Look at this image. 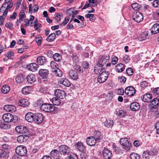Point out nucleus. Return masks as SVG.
<instances>
[{
    "instance_id": "58836bf2",
    "label": "nucleus",
    "mask_w": 159,
    "mask_h": 159,
    "mask_svg": "<svg viewBox=\"0 0 159 159\" xmlns=\"http://www.w3.org/2000/svg\"><path fill=\"white\" fill-rule=\"evenodd\" d=\"M52 102L53 105L58 106L61 103L60 100L57 97H53L52 99Z\"/></svg>"
},
{
    "instance_id": "2eb2a0df",
    "label": "nucleus",
    "mask_w": 159,
    "mask_h": 159,
    "mask_svg": "<svg viewBox=\"0 0 159 159\" xmlns=\"http://www.w3.org/2000/svg\"><path fill=\"white\" fill-rule=\"evenodd\" d=\"M26 79L27 82L30 84H32L36 81L35 75L33 74H30L27 75Z\"/></svg>"
},
{
    "instance_id": "f03ea898",
    "label": "nucleus",
    "mask_w": 159,
    "mask_h": 159,
    "mask_svg": "<svg viewBox=\"0 0 159 159\" xmlns=\"http://www.w3.org/2000/svg\"><path fill=\"white\" fill-rule=\"evenodd\" d=\"M40 109L46 112H51L54 110L55 107L52 104L44 103L41 105Z\"/></svg>"
},
{
    "instance_id": "ddd939ff",
    "label": "nucleus",
    "mask_w": 159,
    "mask_h": 159,
    "mask_svg": "<svg viewBox=\"0 0 159 159\" xmlns=\"http://www.w3.org/2000/svg\"><path fill=\"white\" fill-rule=\"evenodd\" d=\"M15 130L18 133L20 134H25L28 132V129L26 126H18L16 127Z\"/></svg>"
},
{
    "instance_id": "c85d7f7f",
    "label": "nucleus",
    "mask_w": 159,
    "mask_h": 159,
    "mask_svg": "<svg viewBox=\"0 0 159 159\" xmlns=\"http://www.w3.org/2000/svg\"><path fill=\"white\" fill-rule=\"evenodd\" d=\"M124 69V65L122 63L117 64L115 67V70L118 72H122Z\"/></svg>"
},
{
    "instance_id": "052dcab7",
    "label": "nucleus",
    "mask_w": 159,
    "mask_h": 159,
    "mask_svg": "<svg viewBox=\"0 0 159 159\" xmlns=\"http://www.w3.org/2000/svg\"><path fill=\"white\" fill-rule=\"evenodd\" d=\"M117 114L118 115L121 117H124L125 115V113L122 110H119V111H117Z\"/></svg>"
},
{
    "instance_id": "5701e85b",
    "label": "nucleus",
    "mask_w": 159,
    "mask_h": 159,
    "mask_svg": "<svg viewBox=\"0 0 159 159\" xmlns=\"http://www.w3.org/2000/svg\"><path fill=\"white\" fill-rule=\"evenodd\" d=\"M151 31L152 34H155L159 32V24H156L154 25L151 29Z\"/></svg>"
},
{
    "instance_id": "8fccbe9b",
    "label": "nucleus",
    "mask_w": 159,
    "mask_h": 159,
    "mask_svg": "<svg viewBox=\"0 0 159 159\" xmlns=\"http://www.w3.org/2000/svg\"><path fill=\"white\" fill-rule=\"evenodd\" d=\"M53 57L54 60H61L62 59L61 56L58 53H55Z\"/></svg>"
},
{
    "instance_id": "ea45409f",
    "label": "nucleus",
    "mask_w": 159,
    "mask_h": 159,
    "mask_svg": "<svg viewBox=\"0 0 159 159\" xmlns=\"http://www.w3.org/2000/svg\"><path fill=\"white\" fill-rule=\"evenodd\" d=\"M56 37V34L55 33L51 34L47 38L46 40L48 42L53 41Z\"/></svg>"
},
{
    "instance_id": "a211bd4d",
    "label": "nucleus",
    "mask_w": 159,
    "mask_h": 159,
    "mask_svg": "<svg viewBox=\"0 0 159 159\" xmlns=\"http://www.w3.org/2000/svg\"><path fill=\"white\" fill-rule=\"evenodd\" d=\"M130 108L132 111H134L139 109L140 108V105L137 102H133L130 104Z\"/></svg>"
},
{
    "instance_id": "69168bd1",
    "label": "nucleus",
    "mask_w": 159,
    "mask_h": 159,
    "mask_svg": "<svg viewBox=\"0 0 159 159\" xmlns=\"http://www.w3.org/2000/svg\"><path fill=\"white\" fill-rule=\"evenodd\" d=\"M140 85L141 87L144 88L148 86V83L146 81H144L141 82Z\"/></svg>"
},
{
    "instance_id": "e433bc0d",
    "label": "nucleus",
    "mask_w": 159,
    "mask_h": 159,
    "mask_svg": "<svg viewBox=\"0 0 159 159\" xmlns=\"http://www.w3.org/2000/svg\"><path fill=\"white\" fill-rule=\"evenodd\" d=\"M10 90L9 86L7 85L3 86L1 89V91L4 93H7L9 92Z\"/></svg>"
},
{
    "instance_id": "6e6552de",
    "label": "nucleus",
    "mask_w": 159,
    "mask_h": 159,
    "mask_svg": "<svg viewBox=\"0 0 159 159\" xmlns=\"http://www.w3.org/2000/svg\"><path fill=\"white\" fill-rule=\"evenodd\" d=\"M133 20L137 22H140L143 19L142 14L139 11H136L134 13L133 17Z\"/></svg>"
},
{
    "instance_id": "338daca9",
    "label": "nucleus",
    "mask_w": 159,
    "mask_h": 159,
    "mask_svg": "<svg viewBox=\"0 0 159 159\" xmlns=\"http://www.w3.org/2000/svg\"><path fill=\"white\" fill-rule=\"evenodd\" d=\"M152 92L155 95H159V87L154 89L152 90Z\"/></svg>"
},
{
    "instance_id": "c756f323",
    "label": "nucleus",
    "mask_w": 159,
    "mask_h": 159,
    "mask_svg": "<svg viewBox=\"0 0 159 159\" xmlns=\"http://www.w3.org/2000/svg\"><path fill=\"white\" fill-rule=\"evenodd\" d=\"M159 99L157 98H154L150 102V105L153 108H156L159 102Z\"/></svg>"
},
{
    "instance_id": "39448f33",
    "label": "nucleus",
    "mask_w": 159,
    "mask_h": 159,
    "mask_svg": "<svg viewBox=\"0 0 159 159\" xmlns=\"http://www.w3.org/2000/svg\"><path fill=\"white\" fill-rule=\"evenodd\" d=\"M100 74L98 79V82L100 83H103L108 78V72L106 71H103V70H102Z\"/></svg>"
},
{
    "instance_id": "49530a36",
    "label": "nucleus",
    "mask_w": 159,
    "mask_h": 159,
    "mask_svg": "<svg viewBox=\"0 0 159 159\" xmlns=\"http://www.w3.org/2000/svg\"><path fill=\"white\" fill-rule=\"evenodd\" d=\"M14 53L12 52L9 51L6 52L5 55L8 59H13V58L14 55Z\"/></svg>"
},
{
    "instance_id": "5fc2aeb1",
    "label": "nucleus",
    "mask_w": 159,
    "mask_h": 159,
    "mask_svg": "<svg viewBox=\"0 0 159 159\" xmlns=\"http://www.w3.org/2000/svg\"><path fill=\"white\" fill-rule=\"evenodd\" d=\"M2 148L7 152L10 148V146L6 143H4L2 145Z\"/></svg>"
},
{
    "instance_id": "4d7b16f0",
    "label": "nucleus",
    "mask_w": 159,
    "mask_h": 159,
    "mask_svg": "<svg viewBox=\"0 0 159 159\" xmlns=\"http://www.w3.org/2000/svg\"><path fill=\"white\" fill-rule=\"evenodd\" d=\"M68 159H78L77 156L75 154L71 153L68 157Z\"/></svg>"
},
{
    "instance_id": "e2e57ef3",
    "label": "nucleus",
    "mask_w": 159,
    "mask_h": 159,
    "mask_svg": "<svg viewBox=\"0 0 159 159\" xmlns=\"http://www.w3.org/2000/svg\"><path fill=\"white\" fill-rule=\"evenodd\" d=\"M82 66L84 68L87 69L89 67V64L87 62L84 61L83 62Z\"/></svg>"
},
{
    "instance_id": "2f4dec72",
    "label": "nucleus",
    "mask_w": 159,
    "mask_h": 159,
    "mask_svg": "<svg viewBox=\"0 0 159 159\" xmlns=\"http://www.w3.org/2000/svg\"><path fill=\"white\" fill-rule=\"evenodd\" d=\"M32 4L29 5V12H35L37 11L39 9V6L37 4H35L33 7H31Z\"/></svg>"
},
{
    "instance_id": "f8f14e48",
    "label": "nucleus",
    "mask_w": 159,
    "mask_h": 159,
    "mask_svg": "<svg viewBox=\"0 0 159 159\" xmlns=\"http://www.w3.org/2000/svg\"><path fill=\"white\" fill-rule=\"evenodd\" d=\"M55 95L59 98L63 99L65 98L66 94L64 91L57 89L55 91Z\"/></svg>"
},
{
    "instance_id": "f3484780",
    "label": "nucleus",
    "mask_w": 159,
    "mask_h": 159,
    "mask_svg": "<svg viewBox=\"0 0 159 159\" xmlns=\"http://www.w3.org/2000/svg\"><path fill=\"white\" fill-rule=\"evenodd\" d=\"M3 108L4 110L6 111L11 112H13L16 110V107L12 105H5L4 106Z\"/></svg>"
},
{
    "instance_id": "f257e3e1",
    "label": "nucleus",
    "mask_w": 159,
    "mask_h": 159,
    "mask_svg": "<svg viewBox=\"0 0 159 159\" xmlns=\"http://www.w3.org/2000/svg\"><path fill=\"white\" fill-rule=\"evenodd\" d=\"M111 65L110 63L106 64L104 60H98L97 63L94 67V71L95 74L98 75L100 74L102 70H103L104 66H110Z\"/></svg>"
},
{
    "instance_id": "4468645a",
    "label": "nucleus",
    "mask_w": 159,
    "mask_h": 159,
    "mask_svg": "<svg viewBox=\"0 0 159 159\" xmlns=\"http://www.w3.org/2000/svg\"><path fill=\"white\" fill-rule=\"evenodd\" d=\"M97 141L95 139L93 136H91L88 137L86 139L87 144L90 146H93L95 145Z\"/></svg>"
},
{
    "instance_id": "bf43d9fd",
    "label": "nucleus",
    "mask_w": 159,
    "mask_h": 159,
    "mask_svg": "<svg viewBox=\"0 0 159 159\" xmlns=\"http://www.w3.org/2000/svg\"><path fill=\"white\" fill-rule=\"evenodd\" d=\"M30 87L29 86H26L23 88L22 90V92L24 94H26L29 93V89Z\"/></svg>"
},
{
    "instance_id": "a878e982",
    "label": "nucleus",
    "mask_w": 159,
    "mask_h": 159,
    "mask_svg": "<svg viewBox=\"0 0 159 159\" xmlns=\"http://www.w3.org/2000/svg\"><path fill=\"white\" fill-rule=\"evenodd\" d=\"M59 83L66 87H70V83L69 80L66 78H62L60 79Z\"/></svg>"
},
{
    "instance_id": "a18cd8bd",
    "label": "nucleus",
    "mask_w": 159,
    "mask_h": 159,
    "mask_svg": "<svg viewBox=\"0 0 159 159\" xmlns=\"http://www.w3.org/2000/svg\"><path fill=\"white\" fill-rule=\"evenodd\" d=\"M51 67L54 70L57 69L58 67V65L55 61H52L50 63Z\"/></svg>"
},
{
    "instance_id": "774afa93",
    "label": "nucleus",
    "mask_w": 159,
    "mask_h": 159,
    "mask_svg": "<svg viewBox=\"0 0 159 159\" xmlns=\"http://www.w3.org/2000/svg\"><path fill=\"white\" fill-rule=\"evenodd\" d=\"M155 128L156 129V133L159 134V121L157 122L155 125Z\"/></svg>"
},
{
    "instance_id": "6ab92c4d",
    "label": "nucleus",
    "mask_w": 159,
    "mask_h": 159,
    "mask_svg": "<svg viewBox=\"0 0 159 159\" xmlns=\"http://www.w3.org/2000/svg\"><path fill=\"white\" fill-rule=\"evenodd\" d=\"M69 76L73 80H76L78 78V74L75 70H70L69 72Z\"/></svg>"
},
{
    "instance_id": "dca6fc26",
    "label": "nucleus",
    "mask_w": 159,
    "mask_h": 159,
    "mask_svg": "<svg viewBox=\"0 0 159 159\" xmlns=\"http://www.w3.org/2000/svg\"><path fill=\"white\" fill-rule=\"evenodd\" d=\"M103 157L105 159H110L112 156V153L110 150L105 149L102 152Z\"/></svg>"
},
{
    "instance_id": "13d9d810",
    "label": "nucleus",
    "mask_w": 159,
    "mask_h": 159,
    "mask_svg": "<svg viewBox=\"0 0 159 159\" xmlns=\"http://www.w3.org/2000/svg\"><path fill=\"white\" fill-rule=\"evenodd\" d=\"M126 74L129 76H131L133 75V71L131 68H129L126 70Z\"/></svg>"
},
{
    "instance_id": "20e7f679",
    "label": "nucleus",
    "mask_w": 159,
    "mask_h": 159,
    "mask_svg": "<svg viewBox=\"0 0 159 159\" xmlns=\"http://www.w3.org/2000/svg\"><path fill=\"white\" fill-rule=\"evenodd\" d=\"M16 152L19 155L25 156L27 153V150L25 147L23 145H19L16 148Z\"/></svg>"
},
{
    "instance_id": "412c9836",
    "label": "nucleus",
    "mask_w": 159,
    "mask_h": 159,
    "mask_svg": "<svg viewBox=\"0 0 159 159\" xmlns=\"http://www.w3.org/2000/svg\"><path fill=\"white\" fill-rule=\"evenodd\" d=\"M27 68L29 70L34 72L37 69V65L35 63H32L28 65L27 66Z\"/></svg>"
},
{
    "instance_id": "79ce46f5",
    "label": "nucleus",
    "mask_w": 159,
    "mask_h": 159,
    "mask_svg": "<svg viewBox=\"0 0 159 159\" xmlns=\"http://www.w3.org/2000/svg\"><path fill=\"white\" fill-rule=\"evenodd\" d=\"M104 95L107 97L109 100H111L113 98V93L111 91H109L107 94L105 93Z\"/></svg>"
},
{
    "instance_id": "0e129e2a",
    "label": "nucleus",
    "mask_w": 159,
    "mask_h": 159,
    "mask_svg": "<svg viewBox=\"0 0 159 159\" xmlns=\"http://www.w3.org/2000/svg\"><path fill=\"white\" fill-rule=\"evenodd\" d=\"M152 5L153 7H158L159 6V1L157 0L154 1L152 2Z\"/></svg>"
},
{
    "instance_id": "4c0bfd02",
    "label": "nucleus",
    "mask_w": 159,
    "mask_h": 159,
    "mask_svg": "<svg viewBox=\"0 0 159 159\" xmlns=\"http://www.w3.org/2000/svg\"><path fill=\"white\" fill-rule=\"evenodd\" d=\"M59 153V150L57 149H54L51 151L50 155L52 157L55 158L58 157Z\"/></svg>"
},
{
    "instance_id": "9b49d317",
    "label": "nucleus",
    "mask_w": 159,
    "mask_h": 159,
    "mask_svg": "<svg viewBox=\"0 0 159 159\" xmlns=\"http://www.w3.org/2000/svg\"><path fill=\"white\" fill-rule=\"evenodd\" d=\"M125 93L129 96H132L135 93V89L133 86H128L126 88Z\"/></svg>"
},
{
    "instance_id": "37998d69",
    "label": "nucleus",
    "mask_w": 159,
    "mask_h": 159,
    "mask_svg": "<svg viewBox=\"0 0 159 159\" xmlns=\"http://www.w3.org/2000/svg\"><path fill=\"white\" fill-rule=\"evenodd\" d=\"M74 67L75 69V70L78 71L79 73H82L83 70L82 68L79 65H78L75 63L74 65Z\"/></svg>"
},
{
    "instance_id": "b1692460",
    "label": "nucleus",
    "mask_w": 159,
    "mask_h": 159,
    "mask_svg": "<svg viewBox=\"0 0 159 159\" xmlns=\"http://www.w3.org/2000/svg\"><path fill=\"white\" fill-rule=\"evenodd\" d=\"M152 98V95L150 93H147L144 95L143 98V100L145 102H149L151 101Z\"/></svg>"
},
{
    "instance_id": "f704fd0d",
    "label": "nucleus",
    "mask_w": 159,
    "mask_h": 159,
    "mask_svg": "<svg viewBox=\"0 0 159 159\" xmlns=\"http://www.w3.org/2000/svg\"><path fill=\"white\" fill-rule=\"evenodd\" d=\"M13 5V3L12 2H10L7 4V7L3 14V16L4 17H6V16L8 10L10 9L12 7Z\"/></svg>"
},
{
    "instance_id": "423d86ee",
    "label": "nucleus",
    "mask_w": 159,
    "mask_h": 159,
    "mask_svg": "<svg viewBox=\"0 0 159 159\" xmlns=\"http://www.w3.org/2000/svg\"><path fill=\"white\" fill-rule=\"evenodd\" d=\"M59 153L61 155L69 154L70 149L68 146L65 145H61L58 148Z\"/></svg>"
},
{
    "instance_id": "c9c22d12",
    "label": "nucleus",
    "mask_w": 159,
    "mask_h": 159,
    "mask_svg": "<svg viewBox=\"0 0 159 159\" xmlns=\"http://www.w3.org/2000/svg\"><path fill=\"white\" fill-rule=\"evenodd\" d=\"M113 121L109 119L106 120L104 122V125L107 128H111L113 124Z\"/></svg>"
},
{
    "instance_id": "603ef678",
    "label": "nucleus",
    "mask_w": 159,
    "mask_h": 159,
    "mask_svg": "<svg viewBox=\"0 0 159 159\" xmlns=\"http://www.w3.org/2000/svg\"><path fill=\"white\" fill-rule=\"evenodd\" d=\"M131 7L135 11L138 10L139 8V4L136 2L132 4L131 5Z\"/></svg>"
},
{
    "instance_id": "bb28decb",
    "label": "nucleus",
    "mask_w": 159,
    "mask_h": 159,
    "mask_svg": "<svg viewBox=\"0 0 159 159\" xmlns=\"http://www.w3.org/2000/svg\"><path fill=\"white\" fill-rule=\"evenodd\" d=\"M28 136L25 135H21L19 136L17 139V141L20 143L26 141L28 138Z\"/></svg>"
},
{
    "instance_id": "09e8293b",
    "label": "nucleus",
    "mask_w": 159,
    "mask_h": 159,
    "mask_svg": "<svg viewBox=\"0 0 159 159\" xmlns=\"http://www.w3.org/2000/svg\"><path fill=\"white\" fill-rule=\"evenodd\" d=\"M19 19L21 20H23V18L25 17V15L24 10H22L19 14Z\"/></svg>"
},
{
    "instance_id": "aec40b11",
    "label": "nucleus",
    "mask_w": 159,
    "mask_h": 159,
    "mask_svg": "<svg viewBox=\"0 0 159 159\" xmlns=\"http://www.w3.org/2000/svg\"><path fill=\"white\" fill-rule=\"evenodd\" d=\"M34 115L32 112H28L26 114L25 119L28 122H32L34 120Z\"/></svg>"
},
{
    "instance_id": "680f3d73",
    "label": "nucleus",
    "mask_w": 159,
    "mask_h": 159,
    "mask_svg": "<svg viewBox=\"0 0 159 159\" xmlns=\"http://www.w3.org/2000/svg\"><path fill=\"white\" fill-rule=\"evenodd\" d=\"M73 20V18H71L70 21V22L67 25L66 28L67 29H71L73 28V25L71 23V22Z\"/></svg>"
},
{
    "instance_id": "72a5a7b5",
    "label": "nucleus",
    "mask_w": 159,
    "mask_h": 159,
    "mask_svg": "<svg viewBox=\"0 0 159 159\" xmlns=\"http://www.w3.org/2000/svg\"><path fill=\"white\" fill-rule=\"evenodd\" d=\"M76 146L79 150L81 152H83L85 149V146L82 143L78 142L76 144Z\"/></svg>"
},
{
    "instance_id": "7ed1b4c3",
    "label": "nucleus",
    "mask_w": 159,
    "mask_h": 159,
    "mask_svg": "<svg viewBox=\"0 0 159 159\" xmlns=\"http://www.w3.org/2000/svg\"><path fill=\"white\" fill-rule=\"evenodd\" d=\"M120 143L123 146V148L126 151H129L131 147L132 144L126 138H121L120 140Z\"/></svg>"
},
{
    "instance_id": "393cba45",
    "label": "nucleus",
    "mask_w": 159,
    "mask_h": 159,
    "mask_svg": "<svg viewBox=\"0 0 159 159\" xmlns=\"http://www.w3.org/2000/svg\"><path fill=\"white\" fill-rule=\"evenodd\" d=\"M24 75L21 74H19L16 77L15 79L16 82L18 84L22 83L25 79Z\"/></svg>"
},
{
    "instance_id": "3c124183",
    "label": "nucleus",
    "mask_w": 159,
    "mask_h": 159,
    "mask_svg": "<svg viewBox=\"0 0 159 159\" xmlns=\"http://www.w3.org/2000/svg\"><path fill=\"white\" fill-rule=\"evenodd\" d=\"M141 37L142 40L147 39H148V34L147 32L143 33L141 34Z\"/></svg>"
},
{
    "instance_id": "cd10ccee",
    "label": "nucleus",
    "mask_w": 159,
    "mask_h": 159,
    "mask_svg": "<svg viewBox=\"0 0 159 159\" xmlns=\"http://www.w3.org/2000/svg\"><path fill=\"white\" fill-rule=\"evenodd\" d=\"M94 138L96 140L99 142V140L102 138V136L101 135V133L99 131H95L93 133Z\"/></svg>"
},
{
    "instance_id": "7c9ffc66",
    "label": "nucleus",
    "mask_w": 159,
    "mask_h": 159,
    "mask_svg": "<svg viewBox=\"0 0 159 159\" xmlns=\"http://www.w3.org/2000/svg\"><path fill=\"white\" fill-rule=\"evenodd\" d=\"M3 120H0V128L3 129H7L10 128V125L7 123H5Z\"/></svg>"
},
{
    "instance_id": "473e14b6",
    "label": "nucleus",
    "mask_w": 159,
    "mask_h": 159,
    "mask_svg": "<svg viewBox=\"0 0 159 159\" xmlns=\"http://www.w3.org/2000/svg\"><path fill=\"white\" fill-rule=\"evenodd\" d=\"M143 158L144 159H149L152 158V154L149 151H146L143 152Z\"/></svg>"
},
{
    "instance_id": "4be33fe9",
    "label": "nucleus",
    "mask_w": 159,
    "mask_h": 159,
    "mask_svg": "<svg viewBox=\"0 0 159 159\" xmlns=\"http://www.w3.org/2000/svg\"><path fill=\"white\" fill-rule=\"evenodd\" d=\"M18 103L20 106L23 107H27L29 105V102L26 99H21L19 100Z\"/></svg>"
},
{
    "instance_id": "a19ab883",
    "label": "nucleus",
    "mask_w": 159,
    "mask_h": 159,
    "mask_svg": "<svg viewBox=\"0 0 159 159\" xmlns=\"http://www.w3.org/2000/svg\"><path fill=\"white\" fill-rule=\"evenodd\" d=\"M130 159H140L139 155L137 153L133 152L130 155Z\"/></svg>"
},
{
    "instance_id": "6e6d98bb",
    "label": "nucleus",
    "mask_w": 159,
    "mask_h": 159,
    "mask_svg": "<svg viewBox=\"0 0 159 159\" xmlns=\"http://www.w3.org/2000/svg\"><path fill=\"white\" fill-rule=\"evenodd\" d=\"M55 19L57 21H60L62 18L63 15L62 13L61 14H58V13L55 14Z\"/></svg>"
},
{
    "instance_id": "de8ad7c7",
    "label": "nucleus",
    "mask_w": 159,
    "mask_h": 159,
    "mask_svg": "<svg viewBox=\"0 0 159 159\" xmlns=\"http://www.w3.org/2000/svg\"><path fill=\"white\" fill-rule=\"evenodd\" d=\"M7 152L5 150L0 149V157H5L7 156Z\"/></svg>"
},
{
    "instance_id": "9d476101",
    "label": "nucleus",
    "mask_w": 159,
    "mask_h": 159,
    "mask_svg": "<svg viewBox=\"0 0 159 159\" xmlns=\"http://www.w3.org/2000/svg\"><path fill=\"white\" fill-rule=\"evenodd\" d=\"M2 118L3 120L6 122H11L13 120L14 116L11 113H7L4 114Z\"/></svg>"
},
{
    "instance_id": "864d4df0",
    "label": "nucleus",
    "mask_w": 159,
    "mask_h": 159,
    "mask_svg": "<svg viewBox=\"0 0 159 159\" xmlns=\"http://www.w3.org/2000/svg\"><path fill=\"white\" fill-rule=\"evenodd\" d=\"M73 9L72 8H69L66 11V14L67 15L72 16V18H73L74 17L73 14Z\"/></svg>"
},
{
    "instance_id": "1a4fd4ad",
    "label": "nucleus",
    "mask_w": 159,
    "mask_h": 159,
    "mask_svg": "<svg viewBox=\"0 0 159 159\" xmlns=\"http://www.w3.org/2000/svg\"><path fill=\"white\" fill-rule=\"evenodd\" d=\"M43 120V116L41 113H35L34 115V121L37 124H40Z\"/></svg>"
},
{
    "instance_id": "c03bdc74",
    "label": "nucleus",
    "mask_w": 159,
    "mask_h": 159,
    "mask_svg": "<svg viewBox=\"0 0 159 159\" xmlns=\"http://www.w3.org/2000/svg\"><path fill=\"white\" fill-rule=\"evenodd\" d=\"M52 71L55 74L59 77H61L62 75V71L58 68L55 70H53Z\"/></svg>"
},
{
    "instance_id": "0eeeda50",
    "label": "nucleus",
    "mask_w": 159,
    "mask_h": 159,
    "mask_svg": "<svg viewBox=\"0 0 159 159\" xmlns=\"http://www.w3.org/2000/svg\"><path fill=\"white\" fill-rule=\"evenodd\" d=\"M49 74V71L48 70L46 69H40L39 71V75L43 79H45L43 80L44 81H49V79L47 77Z\"/></svg>"
}]
</instances>
